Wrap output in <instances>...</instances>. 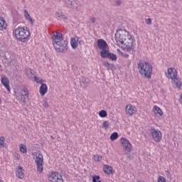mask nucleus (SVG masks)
I'll use <instances>...</instances> for the list:
<instances>
[{
	"mask_svg": "<svg viewBox=\"0 0 182 182\" xmlns=\"http://www.w3.org/2000/svg\"><path fill=\"white\" fill-rule=\"evenodd\" d=\"M115 41L119 46L126 48L128 52H133L134 38L132 37L129 31L123 29L117 30L115 33Z\"/></svg>",
	"mask_w": 182,
	"mask_h": 182,
	"instance_id": "obj_1",
	"label": "nucleus"
},
{
	"mask_svg": "<svg viewBox=\"0 0 182 182\" xmlns=\"http://www.w3.org/2000/svg\"><path fill=\"white\" fill-rule=\"evenodd\" d=\"M53 41V45L57 52H66L68 50V41L63 40L62 33H54Z\"/></svg>",
	"mask_w": 182,
	"mask_h": 182,
	"instance_id": "obj_2",
	"label": "nucleus"
},
{
	"mask_svg": "<svg viewBox=\"0 0 182 182\" xmlns=\"http://www.w3.org/2000/svg\"><path fill=\"white\" fill-rule=\"evenodd\" d=\"M13 36H14L18 42L26 43V42L31 39V31L28 27L18 26L13 31Z\"/></svg>",
	"mask_w": 182,
	"mask_h": 182,
	"instance_id": "obj_3",
	"label": "nucleus"
},
{
	"mask_svg": "<svg viewBox=\"0 0 182 182\" xmlns=\"http://www.w3.org/2000/svg\"><path fill=\"white\" fill-rule=\"evenodd\" d=\"M138 70L144 77L151 79V73L153 72V65L146 61L139 62L138 63Z\"/></svg>",
	"mask_w": 182,
	"mask_h": 182,
	"instance_id": "obj_4",
	"label": "nucleus"
},
{
	"mask_svg": "<svg viewBox=\"0 0 182 182\" xmlns=\"http://www.w3.org/2000/svg\"><path fill=\"white\" fill-rule=\"evenodd\" d=\"M33 159L36 164L37 171L42 174V173H43V164H45V162L43 161V155L41 153L37 154L36 158L33 157Z\"/></svg>",
	"mask_w": 182,
	"mask_h": 182,
	"instance_id": "obj_5",
	"label": "nucleus"
},
{
	"mask_svg": "<svg viewBox=\"0 0 182 182\" xmlns=\"http://www.w3.org/2000/svg\"><path fill=\"white\" fill-rule=\"evenodd\" d=\"M148 130L150 132L153 140H154L156 143H160L163 137L161 131L156 129L154 127H151Z\"/></svg>",
	"mask_w": 182,
	"mask_h": 182,
	"instance_id": "obj_6",
	"label": "nucleus"
},
{
	"mask_svg": "<svg viewBox=\"0 0 182 182\" xmlns=\"http://www.w3.org/2000/svg\"><path fill=\"white\" fill-rule=\"evenodd\" d=\"M49 182H63L62 175L58 172H53L48 176Z\"/></svg>",
	"mask_w": 182,
	"mask_h": 182,
	"instance_id": "obj_7",
	"label": "nucleus"
},
{
	"mask_svg": "<svg viewBox=\"0 0 182 182\" xmlns=\"http://www.w3.org/2000/svg\"><path fill=\"white\" fill-rule=\"evenodd\" d=\"M121 144H122V146L124 147V151H127V153L132 152V144L130 143V141H129L127 139L122 137L121 138Z\"/></svg>",
	"mask_w": 182,
	"mask_h": 182,
	"instance_id": "obj_8",
	"label": "nucleus"
},
{
	"mask_svg": "<svg viewBox=\"0 0 182 182\" xmlns=\"http://www.w3.org/2000/svg\"><path fill=\"white\" fill-rule=\"evenodd\" d=\"M65 6L69 9H77L79 6V0H65Z\"/></svg>",
	"mask_w": 182,
	"mask_h": 182,
	"instance_id": "obj_9",
	"label": "nucleus"
},
{
	"mask_svg": "<svg viewBox=\"0 0 182 182\" xmlns=\"http://www.w3.org/2000/svg\"><path fill=\"white\" fill-rule=\"evenodd\" d=\"M136 107L133 106L132 105L129 104L127 105L125 107L126 113L128 116H133L134 113L136 112Z\"/></svg>",
	"mask_w": 182,
	"mask_h": 182,
	"instance_id": "obj_10",
	"label": "nucleus"
},
{
	"mask_svg": "<svg viewBox=\"0 0 182 182\" xmlns=\"http://www.w3.org/2000/svg\"><path fill=\"white\" fill-rule=\"evenodd\" d=\"M166 77L174 80L177 77V71L176 70H173V68H168Z\"/></svg>",
	"mask_w": 182,
	"mask_h": 182,
	"instance_id": "obj_11",
	"label": "nucleus"
},
{
	"mask_svg": "<svg viewBox=\"0 0 182 182\" xmlns=\"http://www.w3.org/2000/svg\"><path fill=\"white\" fill-rule=\"evenodd\" d=\"M97 45L98 49H101L102 50H103L104 49H106V48H107L108 46L107 43H106V41L103 39H98L97 41Z\"/></svg>",
	"mask_w": 182,
	"mask_h": 182,
	"instance_id": "obj_12",
	"label": "nucleus"
},
{
	"mask_svg": "<svg viewBox=\"0 0 182 182\" xmlns=\"http://www.w3.org/2000/svg\"><path fill=\"white\" fill-rule=\"evenodd\" d=\"M26 75L28 79H31V80H33V79L36 76L35 75V70L29 68L26 69Z\"/></svg>",
	"mask_w": 182,
	"mask_h": 182,
	"instance_id": "obj_13",
	"label": "nucleus"
},
{
	"mask_svg": "<svg viewBox=\"0 0 182 182\" xmlns=\"http://www.w3.org/2000/svg\"><path fill=\"white\" fill-rule=\"evenodd\" d=\"M1 84L3 86H5L6 89L8 90V92H11V87L9 86V80H8V77H1Z\"/></svg>",
	"mask_w": 182,
	"mask_h": 182,
	"instance_id": "obj_14",
	"label": "nucleus"
},
{
	"mask_svg": "<svg viewBox=\"0 0 182 182\" xmlns=\"http://www.w3.org/2000/svg\"><path fill=\"white\" fill-rule=\"evenodd\" d=\"M39 92L41 96H45L48 93V85L45 83H42L40 86Z\"/></svg>",
	"mask_w": 182,
	"mask_h": 182,
	"instance_id": "obj_15",
	"label": "nucleus"
},
{
	"mask_svg": "<svg viewBox=\"0 0 182 182\" xmlns=\"http://www.w3.org/2000/svg\"><path fill=\"white\" fill-rule=\"evenodd\" d=\"M23 171H25V170H23V167L18 166V168L16 169V177H18V178H23V177H25Z\"/></svg>",
	"mask_w": 182,
	"mask_h": 182,
	"instance_id": "obj_16",
	"label": "nucleus"
},
{
	"mask_svg": "<svg viewBox=\"0 0 182 182\" xmlns=\"http://www.w3.org/2000/svg\"><path fill=\"white\" fill-rule=\"evenodd\" d=\"M16 99L17 100H18L19 103L21 104L22 106H25V105H26V99L29 98L18 94L16 95Z\"/></svg>",
	"mask_w": 182,
	"mask_h": 182,
	"instance_id": "obj_17",
	"label": "nucleus"
},
{
	"mask_svg": "<svg viewBox=\"0 0 182 182\" xmlns=\"http://www.w3.org/2000/svg\"><path fill=\"white\" fill-rule=\"evenodd\" d=\"M55 16L57 18V19H58V21H66L68 19V16L60 11L56 12L55 14Z\"/></svg>",
	"mask_w": 182,
	"mask_h": 182,
	"instance_id": "obj_18",
	"label": "nucleus"
},
{
	"mask_svg": "<svg viewBox=\"0 0 182 182\" xmlns=\"http://www.w3.org/2000/svg\"><path fill=\"white\" fill-rule=\"evenodd\" d=\"M80 84L82 87H87L89 86V79L82 77L80 80Z\"/></svg>",
	"mask_w": 182,
	"mask_h": 182,
	"instance_id": "obj_19",
	"label": "nucleus"
},
{
	"mask_svg": "<svg viewBox=\"0 0 182 182\" xmlns=\"http://www.w3.org/2000/svg\"><path fill=\"white\" fill-rule=\"evenodd\" d=\"M103 170L105 174H113V173H114V171H113V167L109 165H105Z\"/></svg>",
	"mask_w": 182,
	"mask_h": 182,
	"instance_id": "obj_20",
	"label": "nucleus"
},
{
	"mask_svg": "<svg viewBox=\"0 0 182 182\" xmlns=\"http://www.w3.org/2000/svg\"><path fill=\"white\" fill-rule=\"evenodd\" d=\"M6 23L4 18L0 17V31H4V29H6Z\"/></svg>",
	"mask_w": 182,
	"mask_h": 182,
	"instance_id": "obj_21",
	"label": "nucleus"
},
{
	"mask_svg": "<svg viewBox=\"0 0 182 182\" xmlns=\"http://www.w3.org/2000/svg\"><path fill=\"white\" fill-rule=\"evenodd\" d=\"M18 95L21 96H24L25 97L29 98V90H28V88L23 87L21 90V92H20V94Z\"/></svg>",
	"mask_w": 182,
	"mask_h": 182,
	"instance_id": "obj_22",
	"label": "nucleus"
},
{
	"mask_svg": "<svg viewBox=\"0 0 182 182\" xmlns=\"http://www.w3.org/2000/svg\"><path fill=\"white\" fill-rule=\"evenodd\" d=\"M154 110L155 111V113L156 114H159V116L161 117L163 116V110H161V107H159L157 105L154 106Z\"/></svg>",
	"mask_w": 182,
	"mask_h": 182,
	"instance_id": "obj_23",
	"label": "nucleus"
},
{
	"mask_svg": "<svg viewBox=\"0 0 182 182\" xmlns=\"http://www.w3.org/2000/svg\"><path fill=\"white\" fill-rule=\"evenodd\" d=\"M110 52H109L106 48L104 50H102L100 51V56L101 58H103L104 59L109 57Z\"/></svg>",
	"mask_w": 182,
	"mask_h": 182,
	"instance_id": "obj_24",
	"label": "nucleus"
},
{
	"mask_svg": "<svg viewBox=\"0 0 182 182\" xmlns=\"http://www.w3.org/2000/svg\"><path fill=\"white\" fill-rule=\"evenodd\" d=\"M24 16H25L26 19H27V21H28V22H30V23H31V24L33 23V20L32 19V18H31V15L28 12V10H24Z\"/></svg>",
	"mask_w": 182,
	"mask_h": 182,
	"instance_id": "obj_25",
	"label": "nucleus"
},
{
	"mask_svg": "<svg viewBox=\"0 0 182 182\" xmlns=\"http://www.w3.org/2000/svg\"><path fill=\"white\" fill-rule=\"evenodd\" d=\"M107 59H109L113 62H116L117 60V56L113 53H109V54L108 55Z\"/></svg>",
	"mask_w": 182,
	"mask_h": 182,
	"instance_id": "obj_26",
	"label": "nucleus"
},
{
	"mask_svg": "<svg viewBox=\"0 0 182 182\" xmlns=\"http://www.w3.org/2000/svg\"><path fill=\"white\" fill-rule=\"evenodd\" d=\"M104 65L105 66V68H107L108 70H113V69H114V65L113 64H110L107 61H105L104 63Z\"/></svg>",
	"mask_w": 182,
	"mask_h": 182,
	"instance_id": "obj_27",
	"label": "nucleus"
},
{
	"mask_svg": "<svg viewBox=\"0 0 182 182\" xmlns=\"http://www.w3.org/2000/svg\"><path fill=\"white\" fill-rule=\"evenodd\" d=\"M70 45L73 49H76V48H77V43L76 38H71Z\"/></svg>",
	"mask_w": 182,
	"mask_h": 182,
	"instance_id": "obj_28",
	"label": "nucleus"
},
{
	"mask_svg": "<svg viewBox=\"0 0 182 182\" xmlns=\"http://www.w3.org/2000/svg\"><path fill=\"white\" fill-rule=\"evenodd\" d=\"M118 138H119V134L117 132H113L110 135V140H112V141L114 140H117Z\"/></svg>",
	"mask_w": 182,
	"mask_h": 182,
	"instance_id": "obj_29",
	"label": "nucleus"
},
{
	"mask_svg": "<svg viewBox=\"0 0 182 182\" xmlns=\"http://www.w3.org/2000/svg\"><path fill=\"white\" fill-rule=\"evenodd\" d=\"M20 151L21 153L26 154L28 153V149H26V145L21 144L20 145Z\"/></svg>",
	"mask_w": 182,
	"mask_h": 182,
	"instance_id": "obj_30",
	"label": "nucleus"
},
{
	"mask_svg": "<svg viewBox=\"0 0 182 182\" xmlns=\"http://www.w3.org/2000/svg\"><path fill=\"white\" fill-rule=\"evenodd\" d=\"M99 116L100 117H107V112H106L105 109H102L100 111Z\"/></svg>",
	"mask_w": 182,
	"mask_h": 182,
	"instance_id": "obj_31",
	"label": "nucleus"
},
{
	"mask_svg": "<svg viewBox=\"0 0 182 182\" xmlns=\"http://www.w3.org/2000/svg\"><path fill=\"white\" fill-rule=\"evenodd\" d=\"M109 121H104L102 123L103 129H105V130H107L109 129Z\"/></svg>",
	"mask_w": 182,
	"mask_h": 182,
	"instance_id": "obj_32",
	"label": "nucleus"
},
{
	"mask_svg": "<svg viewBox=\"0 0 182 182\" xmlns=\"http://www.w3.org/2000/svg\"><path fill=\"white\" fill-rule=\"evenodd\" d=\"M92 182H101L100 176L97 175L92 176Z\"/></svg>",
	"mask_w": 182,
	"mask_h": 182,
	"instance_id": "obj_33",
	"label": "nucleus"
},
{
	"mask_svg": "<svg viewBox=\"0 0 182 182\" xmlns=\"http://www.w3.org/2000/svg\"><path fill=\"white\" fill-rule=\"evenodd\" d=\"M93 159L95 161L99 162L100 160H102V157L100 155H94Z\"/></svg>",
	"mask_w": 182,
	"mask_h": 182,
	"instance_id": "obj_34",
	"label": "nucleus"
},
{
	"mask_svg": "<svg viewBox=\"0 0 182 182\" xmlns=\"http://www.w3.org/2000/svg\"><path fill=\"white\" fill-rule=\"evenodd\" d=\"M34 81L36 82V83H39L40 85H42L43 83V80L38 78L36 77V75L33 77Z\"/></svg>",
	"mask_w": 182,
	"mask_h": 182,
	"instance_id": "obj_35",
	"label": "nucleus"
},
{
	"mask_svg": "<svg viewBox=\"0 0 182 182\" xmlns=\"http://www.w3.org/2000/svg\"><path fill=\"white\" fill-rule=\"evenodd\" d=\"M4 143H5V137L4 136H0V147H4Z\"/></svg>",
	"mask_w": 182,
	"mask_h": 182,
	"instance_id": "obj_36",
	"label": "nucleus"
},
{
	"mask_svg": "<svg viewBox=\"0 0 182 182\" xmlns=\"http://www.w3.org/2000/svg\"><path fill=\"white\" fill-rule=\"evenodd\" d=\"M173 84L175 85L176 87H181V82H180L177 80H173Z\"/></svg>",
	"mask_w": 182,
	"mask_h": 182,
	"instance_id": "obj_37",
	"label": "nucleus"
},
{
	"mask_svg": "<svg viewBox=\"0 0 182 182\" xmlns=\"http://www.w3.org/2000/svg\"><path fill=\"white\" fill-rule=\"evenodd\" d=\"M158 182H166V178L164 176H159L158 177Z\"/></svg>",
	"mask_w": 182,
	"mask_h": 182,
	"instance_id": "obj_38",
	"label": "nucleus"
},
{
	"mask_svg": "<svg viewBox=\"0 0 182 182\" xmlns=\"http://www.w3.org/2000/svg\"><path fill=\"white\" fill-rule=\"evenodd\" d=\"M43 107H45L46 109H48L49 107V104H48V102H46V100H44L43 102Z\"/></svg>",
	"mask_w": 182,
	"mask_h": 182,
	"instance_id": "obj_39",
	"label": "nucleus"
},
{
	"mask_svg": "<svg viewBox=\"0 0 182 182\" xmlns=\"http://www.w3.org/2000/svg\"><path fill=\"white\" fill-rule=\"evenodd\" d=\"M125 154L127 156V160H133V156H132V154H130L129 153H126Z\"/></svg>",
	"mask_w": 182,
	"mask_h": 182,
	"instance_id": "obj_40",
	"label": "nucleus"
},
{
	"mask_svg": "<svg viewBox=\"0 0 182 182\" xmlns=\"http://www.w3.org/2000/svg\"><path fill=\"white\" fill-rule=\"evenodd\" d=\"M145 22L146 25H151V18H146Z\"/></svg>",
	"mask_w": 182,
	"mask_h": 182,
	"instance_id": "obj_41",
	"label": "nucleus"
},
{
	"mask_svg": "<svg viewBox=\"0 0 182 182\" xmlns=\"http://www.w3.org/2000/svg\"><path fill=\"white\" fill-rule=\"evenodd\" d=\"M90 21L91 23H95V22H96V18L95 17H92V18H90Z\"/></svg>",
	"mask_w": 182,
	"mask_h": 182,
	"instance_id": "obj_42",
	"label": "nucleus"
},
{
	"mask_svg": "<svg viewBox=\"0 0 182 182\" xmlns=\"http://www.w3.org/2000/svg\"><path fill=\"white\" fill-rule=\"evenodd\" d=\"M122 4V1L120 0H118L116 1V5H120Z\"/></svg>",
	"mask_w": 182,
	"mask_h": 182,
	"instance_id": "obj_43",
	"label": "nucleus"
},
{
	"mask_svg": "<svg viewBox=\"0 0 182 182\" xmlns=\"http://www.w3.org/2000/svg\"><path fill=\"white\" fill-rule=\"evenodd\" d=\"M179 103H181V105H182V95H180Z\"/></svg>",
	"mask_w": 182,
	"mask_h": 182,
	"instance_id": "obj_44",
	"label": "nucleus"
},
{
	"mask_svg": "<svg viewBox=\"0 0 182 182\" xmlns=\"http://www.w3.org/2000/svg\"><path fill=\"white\" fill-rule=\"evenodd\" d=\"M79 39H80V38H79V37H77V41H79Z\"/></svg>",
	"mask_w": 182,
	"mask_h": 182,
	"instance_id": "obj_45",
	"label": "nucleus"
},
{
	"mask_svg": "<svg viewBox=\"0 0 182 182\" xmlns=\"http://www.w3.org/2000/svg\"><path fill=\"white\" fill-rule=\"evenodd\" d=\"M3 181L0 179V182H2Z\"/></svg>",
	"mask_w": 182,
	"mask_h": 182,
	"instance_id": "obj_46",
	"label": "nucleus"
}]
</instances>
